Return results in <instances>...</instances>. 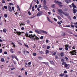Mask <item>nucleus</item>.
I'll list each match as a JSON object with an SVG mask.
<instances>
[{"label":"nucleus","mask_w":77,"mask_h":77,"mask_svg":"<svg viewBox=\"0 0 77 77\" xmlns=\"http://www.w3.org/2000/svg\"><path fill=\"white\" fill-rule=\"evenodd\" d=\"M4 8L5 9H7V8H8V9L9 11L10 12H12V10L11 9V8L9 5H8V7L6 6H4Z\"/></svg>","instance_id":"f257e3e1"},{"label":"nucleus","mask_w":77,"mask_h":77,"mask_svg":"<svg viewBox=\"0 0 77 77\" xmlns=\"http://www.w3.org/2000/svg\"><path fill=\"white\" fill-rule=\"evenodd\" d=\"M35 34H34L33 35H32V34L29 35V37H28L30 38L31 40H35V39H36V38L34 37H35Z\"/></svg>","instance_id":"f03ea898"},{"label":"nucleus","mask_w":77,"mask_h":77,"mask_svg":"<svg viewBox=\"0 0 77 77\" xmlns=\"http://www.w3.org/2000/svg\"><path fill=\"white\" fill-rule=\"evenodd\" d=\"M75 51H76V50H74L73 51H72L70 52L69 53L70 54H71V56L73 55H76L77 54H76L77 53V52Z\"/></svg>","instance_id":"7ed1b4c3"},{"label":"nucleus","mask_w":77,"mask_h":77,"mask_svg":"<svg viewBox=\"0 0 77 77\" xmlns=\"http://www.w3.org/2000/svg\"><path fill=\"white\" fill-rule=\"evenodd\" d=\"M54 3H56L58 5L60 6V7H62V2H60L59 1H54Z\"/></svg>","instance_id":"20e7f679"},{"label":"nucleus","mask_w":77,"mask_h":77,"mask_svg":"<svg viewBox=\"0 0 77 77\" xmlns=\"http://www.w3.org/2000/svg\"><path fill=\"white\" fill-rule=\"evenodd\" d=\"M43 13V12L42 11H39L38 12L37 14V16L38 17L40 16H42V14Z\"/></svg>","instance_id":"39448f33"},{"label":"nucleus","mask_w":77,"mask_h":77,"mask_svg":"<svg viewBox=\"0 0 77 77\" xmlns=\"http://www.w3.org/2000/svg\"><path fill=\"white\" fill-rule=\"evenodd\" d=\"M62 14L65 16H68L69 15V14L66 12H63Z\"/></svg>","instance_id":"423d86ee"},{"label":"nucleus","mask_w":77,"mask_h":77,"mask_svg":"<svg viewBox=\"0 0 77 77\" xmlns=\"http://www.w3.org/2000/svg\"><path fill=\"white\" fill-rule=\"evenodd\" d=\"M43 8H44L46 10H48V8L47 7L46 5H43Z\"/></svg>","instance_id":"0eeeda50"},{"label":"nucleus","mask_w":77,"mask_h":77,"mask_svg":"<svg viewBox=\"0 0 77 77\" xmlns=\"http://www.w3.org/2000/svg\"><path fill=\"white\" fill-rule=\"evenodd\" d=\"M57 11H58V12H59L60 13V14H62L63 13V11H62L61 9H58L57 10Z\"/></svg>","instance_id":"6e6552de"},{"label":"nucleus","mask_w":77,"mask_h":77,"mask_svg":"<svg viewBox=\"0 0 77 77\" xmlns=\"http://www.w3.org/2000/svg\"><path fill=\"white\" fill-rule=\"evenodd\" d=\"M12 57L13 58H15L17 61H18V58L14 55H12Z\"/></svg>","instance_id":"1a4fd4ad"},{"label":"nucleus","mask_w":77,"mask_h":77,"mask_svg":"<svg viewBox=\"0 0 77 77\" xmlns=\"http://www.w3.org/2000/svg\"><path fill=\"white\" fill-rule=\"evenodd\" d=\"M40 32H42L43 33H45V34H47V32L43 30H41L40 31Z\"/></svg>","instance_id":"9d476101"},{"label":"nucleus","mask_w":77,"mask_h":77,"mask_svg":"<svg viewBox=\"0 0 77 77\" xmlns=\"http://www.w3.org/2000/svg\"><path fill=\"white\" fill-rule=\"evenodd\" d=\"M69 1L70 2H71V1L70 0H65V2L67 3L68 4L69 3Z\"/></svg>","instance_id":"9b49d317"},{"label":"nucleus","mask_w":77,"mask_h":77,"mask_svg":"<svg viewBox=\"0 0 77 77\" xmlns=\"http://www.w3.org/2000/svg\"><path fill=\"white\" fill-rule=\"evenodd\" d=\"M25 35L26 37H29V35H28V33L27 32L25 33Z\"/></svg>","instance_id":"f8f14e48"},{"label":"nucleus","mask_w":77,"mask_h":77,"mask_svg":"<svg viewBox=\"0 0 77 77\" xmlns=\"http://www.w3.org/2000/svg\"><path fill=\"white\" fill-rule=\"evenodd\" d=\"M72 7L73 8H77V7L76 6V5H74V3H72Z\"/></svg>","instance_id":"ddd939ff"},{"label":"nucleus","mask_w":77,"mask_h":77,"mask_svg":"<svg viewBox=\"0 0 77 77\" xmlns=\"http://www.w3.org/2000/svg\"><path fill=\"white\" fill-rule=\"evenodd\" d=\"M16 33H17V35H18L20 36V35H21L22 32H17Z\"/></svg>","instance_id":"4468645a"},{"label":"nucleus","mask_w":77,"mask_h":77,"mask_svg":"<svg viewBox=\"0 0 77 77\" xmlns=\"http://www.w3.org/2000/svg\"><path fill=\"white\" fill-rule=\"evenodd\" d=\"M72 11H73V13L74 14H75L76 13V9L74 8H72Z\"/></svg>","instance_id":"2eb2a0df"},{"label":"nucleus","mask_w":77,"mask_h":77,"mask_svg":"<svg viewBox=\"0 0 77 77\" xmlns=\"http://www.w3.org/2000/svg\"><path fill=\"white\" fill-rule=\"evenodd\" d=\"M1 62L4 63V62H5V59H4V58H1Z\"/></svg>","instance_id":"dca6fc26"},{"label":"nucleus","mask_w":77,"mask_h":77,"mask_svg":"<svg viewBox=\"0 0 77 77\" xmlns=\"http://www.w3.org/2000/svg\"><path fill=\"white\" fill-rule=\"evenodd\" d=\"M35 32L37 33H38V34H40L41 33L40 32L37 30H35Z\"/></svg>","instance_id":"f3484780"},{"label":"nucleus","mask_w":77,"mask_h":77,"mask_svg":"<svg viewBox=\"0 0 77 77\" xmlns=\"http://www.w3.org/2000/svg\"><path fill=\"white\" fill-rule=\"evenodd\" d=\"M64 75H65V74H64V73H61L59 75V76L60 77H63Z\"/></svg>","instance_id":"a211bd4d"},{"label":"nucleus","mask_w":77,"mask_h":77,"mask_svg":"<svg viewBox=\"0 0 77 77\" xmlns=\"http://www.w3.org/2000/svg\"><path fill=\"white\" fill-rule=\"evenodd\" d=\"M43 74L42 73V72H39V73L38 75L39 76L42 75Z\"/></svg>","instance_id":"6ab92c4d"},{"label":"nucleus","mask_w":77,"mask_h":77,"mask_svg":"<svg viewBox=\"0 0 77 77\" xmlns=\"http://www.w3.org/2000/svg\"><path fill=\"white\" fill-rule=\"evenodd\" d=\"M46 18H47V20H48L49 21V22L52 23V22L51 21V20H50V19H49V18L48 17H46Z\"/></svg>","instance_id":"aec40b11"},{"label":"nucleus","mask_w":77,"mask_h":77,"mask_svg":"<svg viewBox=\"0 0 77 77\" xmlns=\"http://www.w3.org/2000/svg\"><path fill=\"white\" fill-rule=\"evenodd\" d=\"M12 43H11V45H13L14 46V47L15 48L16 47V46L15 45V44L14 43L12 42H11Z\"/></svg>","instance_id":"412c9836"},{"label":"nucleus","mask_w":77,"mask_h":77,"mask_svg":"<svg viewBox=\"0 0 77 77\" xmlns=\"http://www.w3.org/2000/svg\"><path fill=\"white\" fill-rule=\"evenodd\" d=\"M38 52L40 54H44V53L42 51H38Z\"/></svg>","instance_id":"4be33fe9"},{"label":"nucleus","mask_w":77,"mask_h":77,"mask_svg":"<svg viewBox=\"0 0 77 77\" xmlns=\"http://www.w3.org/2000/svg\"><path fill=\"white\" fill-rule=\"evenodd\" d=\"M47 3V2H46V0H44L43 1V5H46V4Z\"/></svg>","instance_id":"5701e85b"},{"label":"nucleus","mask_w":77,"mask_h":77,"mask_svg":"<svg viewBox=\"0 0 77 77\" xmlns=\"http://www.w3.org/2000/svg\"><path fill=\"white\" fill-rule=\"evenodd\" d=\"M35 38H36V39H35V40H38L39 39V38L35 35Z\"/></svg>","instance_id":"b1692460"},{"label":"nucleus","mask_w":77,"mask_h":77,"mask_svg":"<svg viewBox=\"0 0 77 77\" xmlns=\"http://www.w3.org/2000/svg\"><path fill=\"white\" fill-rule=\"evenodd\" d=\"M3 32H4L6 33L7 32V29L5 28L4 29H3Z\"/></svg>","instance_id":"393cba45"},{"label":"nucleus","mask_w":77,"mask_h":77,"mask_svg":"<svg viewBox=\"0 0 77 77\" xmlns=\"http://www.w3.org/2000/svg\"><path fill=\"white\" fill-rule=\"evenodd\" d=\"M60 56H64V53L63 52H61L60 53Z\"/></svg>","instance_id":"a878e982"},{"label":"nucleus","mask_w":77,"mask_h":77,"mask_svg":"<svg viewBox=\"0 0 77 77\" xmlns=\"http://www.w3.org/2000/svg\"><path fill=\"white\" fill-rule=\"evenodd\" d=\"M51 8H54L55 7V4H53L51 6Z\"/></svg>","instance_id":"bb28decb"},{"label":"nucleus","mask_w":77,"mask_h":77,"mask_svg":"<svg viewBox=\"0 0 77 77\" xmlns=\"http://www.w3.org/2000/svg\"><path fill=\"white\" fill-rule=\"evenodd\" d=\"M66 64V62H63L62 63H61V64L62 65H66V64Z\"/></svg>","instance_id":"cd10ccee"},{"label":"nucleus","mask_w":77,"mask_h":77,"mask_svg":"<svg viewBox=\"0 0 77 77\" xmlns=\"http://www.w3.org/2000/svg\"><path fill=\"white\" fill-rule=\"evenodd\" d=\"M66 35V34H65V33L64 32H63L62 33V36H65V35Z\"/></svg>","instance_id":"c85d7f7f"},{"label":"nucleus","mask_w":77,"mask_h":77,"mask_svg":"<svg viewBox=\"0 0 77 77\" xmlns=\"http://www.w3.org/2000/svg\"><path fill=\"white\" fill-rule=\"evenodd\" d=\"M32 3H31V4L30 5V6L29 8V9H31V8H32Z\"/></svg>","instance_id":"c756f323"},{"label":"nucleus","mask_w":77,"mask_h":77,"mask_svg":"<svg viewBox=\"0 0 77 77\" xmlns=\"http://www.w3.org/2000/svg\"><path fill=\"white\" fill-rule=\"evenodd\" d=\"M36 53H33V56H36Z\"/></svg>","instance_id":"7c9ffc66"},{"label":"nucleus","mask_w":77,"mask_h":77,"mask_svg":"<svg viewBox=\"0 0 77 77\" xmlns=\"http://www.w3.org/2000/svg\"><path fill=\"white\" fill-rule=\"evenodd\" d=\"M50 63H51V64H53L54 63V62L52 61H50Z\"/></svg>","instance_id":"2f4dec72"},{"label":"nucleus","mask_w":77,"mask_h":77,"mask_svg":"<svg viewBox=\"0 0 77 77\" xmlns=\"http://www.w3.org/2000/svg\"><path fill=\"white\" fill-rule=\"evenodd\" d=\"M4 16L5 17V18H7L8 17V15L6 14H5L4 15Z\"/></svg>","instance_id":"473e14b6"},{"label":"nucleus","mask_w":77,"mask_h":77,"mask_svg":"<svg viewBox=\"0 0 77 77\" xmlns=\"http://www.w3.org/2000/svg\"><path fill=\"white\" fill-rule=\"evenodd\" d=\"M47 48V46L46 45H44L43 46V48Z\"/></svg>","instance_id":"72a5a7b5"},{"label":"nucleus","mask_w":77,"mask_h":77,"mask_svg":"<svg viewBox=\"0 0 77 77\" xmlns=\"http://www.w3.org/2000/svg\"><path fill=\"white\" fill-rule=\"evenodd\" d=\"M10 51L11 52V53H14V52L13 51V49H11L10 50Z\"/></svg>","instance_id":"f704fd0d"},{"label":"nucleus","mask_w":77,"mask_h":77,"mask_svg":"<svg viewBox=\"0 0 77 77\" xmlns=\"http://www.w3.org/2000/svg\"><path fill=\"white\" fill-rule=\"evenodd\" d=\"M2 3L5 4V1L4 0H2Z\"/></svg>","instance_id":"c9c22d12"},{"label":"nucleus","mask_w":77,"mask_h":77,"mask_svg":"<svg viewBox=\"0 0 77 77\" xmlns=\"http://www.w3.org/2000/svg\"><path fill=\"white\" fill-rule=\"evenodd\" d=\"M49 53V51L48 50H46V51H45V53L46 54H48V53Z\"/></svg>","instance_id":"e433bc0d"},{"label":"nucleus","mask_w":77,"mask_h":77,"mask_svg":"<svg viewBox=\"0 0 77 77\" xmlns=\"http://www.w3.org/2000/svg\"><path fill=\"white\" fill-rule=\"evenodd\" d=\"M17 8H18V10H19V11H20V8L18 5L17 6Z\"/></svg>","instance_id":"4c0bfd02"},{"label":"nucleus","mask_w":77,"mask_h":77,"mask_svg":"<svg viewBox=\"0 0 77 77\" xmlns=\"http://www.w3.org/2000/svg\"><path fill=\"white\" fill-rule=\"evenodd\" d=\"M57 17L58 18V19H59V20H60V19H61V17H60V16H57Z\"/></svg>","instance_id":"58836bf2"},{"label":"nucleus","mask_w":77,"mask_h":77,"mask_svg":"<svg viewBox=\"0 0 77 77\" xmlns=\"http://www.w3.org/2000/svg\"><path fill=\"white\" fill-rule=\"evenodd\" d=\"M8 4L10 6L11 5H14V4H13V3H9Z\"/></svg>","instance_id":"ea45409f"},{"label":"nucleus","mask_w":77,"mask_h":77,"mask_svg":"<svg viewBox=\"0 0 77 77\" xmlns=\"http://www.w3.org/2000/svg\"><path fill=\"white\" fill-rule=\"evenodd\" d=\"M28 14L30 16L31 15V12L30 11L28 12Z\"/></svg>","instance_id":"a19ab883"},{"label":"nucleus","mask_w":77,"mask_h":77,"mask_svg":"<svg viewBox=\"0 0 77 77\" xmlns=\"http://www.w3.org/2000/svg\"><path fill=\"white\" fill-rule=\"evenodd\" d=\"M25 46L27 48H29L28 45H26L25 44H24Z\"/></svg>","instance_id":"79ce46f5"},{"label":"nucleus","mask_w":77,"mask_h":77,"mask_svg":"<svg viewBox=\"0 0 77 77\" xmlns=\"http://www.w3.org/2000/svg\"><path fill=\"white\" fill-rule=\"evenodd\" d=\"M43 36H41L40 38L42 40L43 39Z\"/></svg>","instance_id":"37998d69"},{"label":"nucleus","mask_w":77,"mask_h":77,"mask_svg":"<svg viewBox=\"0 0 77 77\" xmlns=\"http://www.w3.org/2000/svg\"><path fill=\"white\" fill-rule=\"evenodd\" d=\"M64 66H65V67H68V64H65L64 65Z\"/></svg>","instance_id":"c03bdc74"},{"label":"nucleus","mask_w":77,"mask_h":77,"mask_svg":"<svg viewBox=\"0 0 77 77\" xmlns=\"http://www.w3.org/2000/svg\"><path fill=\"white\" fill-rule=\"evenodd\" d=\"M65 27H70V25H66V26Z\"/></svg>","instance_id":"a18cd8bd"},{"label":"nucleus","mask_w":77,"mask_h":77,"mask_svg":"<svg viewBox=\"0 0 77 77\" xmlns=\"http://www.w3.org/2000/svg\"><path fill=\"white\" fill-rule=\"evenodd\" d=\"M57 24L59 25H60L61 24V23L59 21L57 22Z\"/></svg>","instance_id":"49530a36"},{"label":"nucleus","mask_w":77,"mask_h":77,"mask_svg":"<svg viewBox=\"0 0 77 77\" xmlns=\"http://www.w3.org/2000/svg\"><path fill=\"white\" fill-rule=\"evenodd\" d=\"M61 62H65V60L64 59H62L61 60Z\"/></svg>","instance_id":"de8ad7c7"},{"label":"nucleus","mask_w":77,"mask_h":77,"mask_svg":"<svg viewBox=\"0 0 77 77\" xmlns=\"http://www.w3.org/2000/svg\"><path fill=\"white\" fill-rule=\"evenodd\" d=\"M56 54V52H54V53L52 55H54L55 56Z\"/></svg>","instance_id":"09e8293b"},{"label":"nucleus","mask_w":77,"mask_h":77,"mask_svg":"<svg viewBox=\"0 0 77 77\" xmlns=\"http://www.w3.org/2000/svg\"><path fill=\"white\" fill-rule=\"evenodd\" d=\"M13 11H14L15 10L14 8V7H12V9H11Z\"/></svg>","instance_id":"8fccbe9b"},{"label":"nucleus","mask_w":77,"mask_h":77,"mask_svg":"<svg viewBox=\"0 0 77 77\" xmlns=\"http://www.w3.org/2000/svg\"><path fill=\"white\" fill-rule=\"evenodd\" d=\"M26 23H30V21L29 20H27L26 21Z\"/></svg>","instance_id":"3c124183"},{"label":"nucleus","mask_w":77,"mask_h":77,"mask_svg":"<svg viewBox=\"0 0 77 77\" xmlns=\"http://www.w3.org/2000/svg\"><path fill=\"white\" fill-rule=\"evenodd\" d=\"M28 64L29 65H30L31 64H32V62H29V63H28Z\"/></svg>","instance_id":"603ef678"},{"label":"nucleus","mask_w":77,"mask_h":77,"mask_svg":"<svg viewBox=\"0 0 77 77\" xmlns=\"http://www.w3.org/2000/svg\"><path fill=\"white\" fill-rule=\"evenodd\" d=\"M4 53L5 54H7L8 53L7 52L5 51V52H4Z\"/></svg>","instance_id":"864d4df0"},{"label":"nucleus","mask_w":77,"mask_h":77,"mask_svg":"<svg viewBox=\"0 0 77 77\" xmlns=\"http://www.w3.org/2000/svg\"><path fill=\"white\" fill-rule=\"evenodd\" d=\"M72 27V28H74V25H72V24H71L70 25Z\"/></svg>","instance_id":"5fc2aeb1"},{"label":"nucleus","mask_w":77,"mask_h":77,"mask_svg":"<svg viewBox=\"0 0 77 77\" xmlns=\"http://www.w3.org/2000/svg\"><path fill=\"white\" fill-rule=\"evenodd\" d=\"M29 33H33V32L31 31H29Z\"/></svg>","instance_id":"6e6d98bb"},{"label":"nucleus","mask_w":77,"mask_h":77,"mask_svg":"<svg viewBox=\"0 0 77 77\" xmlns=\"http://www.w3.org/2000/svg\"><path fill=\"white\" fill-rule=\"evenodd\" d=\"M65 49L66 51L68 50V48L67 47H66Z\"/></svg>","instance_id":"4d7b16f0"},{"label":"nucleus","mask_w":77,"mask_h":77,"mask_svg":"<svg viewBox=\"0 0 77 77\" xmlns=\"http://www.w3.org/2000/svg\"><path fill=\"white\" fill-rule=\"evenodd\" d=\"M65 58H66V60H67V61L68 60H69L68 58L66 57Z\"/></svg>","instance_id":"13d9d810"},{"label":"nucleus","mask_w":77,"mask_h":77,"mask_svg":"<svg viewBox=\"0 0 77 77\" xmlns=\"http://www.w3.org/2000/svg\"><path fill=\"white\" fill-rule=\"evenodd\" d=\"M50 48V46H48L47 47V49H49Z\"/></svg>","instance_id":"bf43d9fd"},{"label":"nucleus","mask_w":77,"mask_h":77,"mask_svg":"<svg viewBox=\"0 0 77 77\" xmlns=\"http://www.w3.org/2000/svg\"><path fill=\"white\" fill-rule=\"evenodd\" d=\"M16 69V68H11V70L12 71L13 69Z\"/></svg>","instance_id":"052dcab7"},{"label":"nucleus","mask_w":77,"mask_h":77,"mask_svg":"<svg viewBox=\"0 0 77 77\" xmlns=\"http://www.w3.org/2000/svg\"><path fill=\"white\" fill-rule=\"evenodd\" d=\"M2 49H0V53H2Z\"/></svg>","instance_id":"680f3d73"},{"label":"nucleus","mask_w":77,"mask_h":77,"mask_svg":"<svg viewBox=\"0 0 77 77\" xmlns=\"http://www.w3.org/2000/svg\"><path fill=\"white\" fill-rule=\"evenodd\" d=\"M67 72L66 71V70H65V71H64V73H67Z\"/></svg>","instance_id":"e2e57ef3"},{"label":"nucleus","mask_w":77,"mask_h":77,"mask_svg":"<svg viewBox=\"0 0 77 77\" xmlns=\"http://www.w3.org/2000/svg\"><path fill=\"white\" fill-rule=\"evenodd\" d=\"M54 20L55 21H57V19H56L55 18H54Z\"/></svg>","instance_id":"0e129e2a"},{"label":"nucleus","mask_w":77,"mask_h":77,"mask_svg":"<svg viewBox=\"0 0 77 77\" xmlns=\"http://www.w3.org/2000/svg\"><path fill=\"white\" fill-rule=\"evenodd\" d=\"M63 49V48H60L59 49V50L60 51H61Z\"/></svg>","instance_id":"69168bd1"},{"label":"nucleus","mask_w":77,"mask_h":77,"mask_svg":"<svg viewBox=\"0 0 77 77\" xmlns=\"http://www.w3.org/2000/svg\"><path fill=\"white\" fill-rule=\"evenodd\" d=\"M38 58L39 59H41L42 58V57H39Z\"/></svg>","instance_id":"338daca9"},{"label":"nucleus","mask_w":77,"mask_h":77,"mask_svg":"<svg viewBox=\"0 0 77 77\" xmlns=\"http://www.w3.org/2000/svg\"><path fill=\"white\" fill-rule=\"evenodd\" d=\"M68 75H65V77H68Z\"/></svg>","instance_id":"774afa93"}]
</instances>
